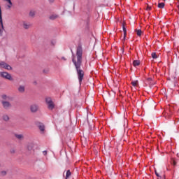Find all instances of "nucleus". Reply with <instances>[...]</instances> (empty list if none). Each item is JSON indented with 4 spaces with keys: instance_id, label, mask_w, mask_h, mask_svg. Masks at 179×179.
I'll use <instances>...</instances> for the list:
<instances>
[{
    "instance_id": "4",
    "label": "nucleus",
    "mask_w": 179,
    "mask_h": 179,
    "mask_svg": "<svg viewBox=\"0 0 179 179\" xmlns=\"http://www.w3.org/2000/svg\"><path fill=\"white\" fill-rule=\"evenodd\" d=\"M46 103L49 110H53L54 107H55V105H54V102H52L51 98H46Z\"/></svg>"
},
{
    "instance_id": "13",
    "label": "nucleus",
    "mask_w": 179,
    "mask_h": 179,
    "mask_svg": "<svg viewBox=\"0 0 179 179\" xmlns=\"http://www.w3.org/2000/svg\"><path fill=\"white\" fill-rule=\"evenodd\" d=\"M38 128H39V129H40V131H41V132H44V131H45V127L44 124H40L38 125Z\"/></svg>"
},
{
    "instance_id": "19",
    "label": "nucleus",
    "mask_w": 179,
    "mask_h": 179,
    "mask_svg": "<svg viewBox=\"0 0 179 179\" xmlns=\"http://www.w3.org/2000/svg\"><path fill=\"white\" fill-rule=\"evenodd\" d=\"M158 8H159L160 9H163V8H164V3H159Z\"/></svg>"
},
{
    "instance_id": "18",
    "label": "nucleus",
    "mask_w": 179,
    "mask_h": 179,
    "mask_svg": "<svg viewBox=\"0 0 179 179\" xmlns=\"http://www.w3.org/2000/svg\"><path fill=\"white\" fill-rule=\"evenodd\" d=\"M122 29L124 32V38H125V37H127V28H125V26H123Z\"/></svg>"
},
{
    "instance_id": "1",
    "label": "nucleus",
    "mask_w": 179,
    "mask_h": 179,
    "mask_svg": "<svg viewBox=\"0 0 179 179\" xmlns=\"http://www.w3.org/2000/svg\"><path fill=\"white\" fill-rule=\"evenodd\" d=\"M83 59V48H82V45H78L76 49V55H73L72 56V62L76 67L77 71V75L78 78V80L80 83H82V80H83V78L85 77V71L80 69L82 66V61Z\"/></svg>"
},
{
    "instance_id": "3",
    "label": "nucleus",
    "mask_w": 179,
    "mask_h": 179,
    "mask_svg": "<svg viewBox=\"0 0 179 179\" xmlns=\"http://www.w3.org/2000/svg\"><path fill=\"white\" fill-rule=\"evenodd\" d=\"M0 68H3V69L7 71H12V66L5 62H0Z\"/></svg>"
},
{
    "instance_id": "33",
    "label": "nucleus",
    "mask_w": 179,
    "mask_h": 179,
    "mask_svg": "<svg viewBox=\"0 0 179 179\" xmlns=\"http://www.w3.org/2000/svg\"><path fill=\"white\" fill-rule=\"evenodd\" d=\"M0 167H1V164H0Z\"/></svg>"
},
{
    "instance_id": "15",
    "label": "nucleus",
    "mask_w": 179,
    "mask_h": 179,
    "mask_svg": "<svg viewBox=\"0 0 179 179\" xmlns=\"http://www.w3.org/2000/svg\"><path fill=\"white\" fill-rule=\"evenodd\" d=\"M15 138H17V139H20V140H22L24 138L23 134H15Z\"/></svg>"
},
{
    "instance_id": "26",
    "label": "nucleus",
    "mask_w": 179,
    "mask_h": 179,
    "mask_svg": "<svg viewBox=\"0 0 179 179\" xmlns=\"http://www.w3.org/2000/svg\"><path fill=\"white\" fill-rule=\"evenodd\" d=\"M29 15H31V16H34V12L31 11V12L29 13Z\"/></svg>"
},
{
    "instance_id": "22",
    "label": "nucleus",
    "mask_w": 179,
    "mask_h": 179,
    "mask_svg": "<svg viewBox=\"0 0 179 179\" xmlns=\"http://www.w3.org/2000/svg\"><path fill=\"white\" fill-rule=\"evenodd\" d=\"M1 99H3V100H9V96L3 94L1 96Z\"/></svg>"
},
{
    "instance_id": "9",
    "label": "nucleus",
    "mask_w": 179,
    "mask_h": 179,
    "mask_svg": "<svg viewBox=\"0 0 179 179\" xmlns=\"http://www.w3.org/2000/svg\"><path fill=\"white\" fill-rule=\"evenodd\" d=\"M0 24L1 26V29L2 30H4V27H3V22L2 21V10H1V6H0Z\"/></svg>"
},
{
    "instance_id": "32",
    "label": "nucleus",
    "mask_w": 179,
    "mask_h": 179,
    "mask_svg": "<svg viewBox=\"0 0 179 179\" xmlns=\"http://www.w3.org/2000/svg\"><path fill=\"white\" fill-rule=\"evenodd\" d=\"M50 2H54V0H49Z\"/></svg>"
},
{
    "instance_id": "17",
    "label": "nucleus",
    "mask_w": 179,
    "mask_h": 179,
    "mask_svg": "<svg viewBox=\"0 0 179 179\" xmlns=\"http://www.w3.org/2000/svg\"><path fill=\"white\" fill-rule=\"evenodd\" d=\"M71 171L68 170L66 173V179H69V177H71Z\"/></svg>"
},
{
    "instance_id": "28",
    "label": "nucleus",
    "mask_w": 179,
    "mask_h": 179,
    "mask_svg": "<svg viewBox=\"0 0 179 179\" xmlns=\"http://www.w3.org/2000/svg\"><path fill=\"white\" fill-rule=\"evenodd\" d=\"M155 174H156L157 177H159V173H157V171H155Z\"/></svg>"
},
{
    "instance_id": "30",
    "label": "nucleus",
    "mask_w": 179,
    "mask_h": 179,
    "mask_svg": "<svg viewBox=\"0 0 179 179\" xmlns=\"http://www.w3.org/2000/svg\"><path fill=\"white\" fill-rule=\"evenodd\" d=\"M10 153H15V150H11Z\"/></svg>"
},
{
    "instance_id": "23",
    "label": "nucleus",
    "mask_w": 179,
    "mask_h": 179,
    "mask_svg": "<svg viewBox=\"0 0 179 179\" xmlns=\"http://www.w3.org/2000/svg\"><path fill=\"white\" fill-rule=\"evenodd\" d=\"M3 119L4 120V121H9V116L6 115L3 117Z\"/></svg>"
},
{
    "instance_id": "2",
    "label": "nucleus",
    "mask_w": 179,
    "mask_h": 179,
    "mask_svg": "<svg viewBox=\"0 0 179 179\" xmlns=\"http://www.w3.org/2000/svg\"><path fill=\"white\" fill-rule=\"evenodd\" d=\"M0 76L1 78H3L4 79H7L8 80H13V78H12V75H10L8 72H5V71L1 72Z\"/></svg>"
},
{
    "instance_id": "31",
    "label": "nucleus",
    "mask_w": 179,
    "mask_h": 179,
    "mask_svg": "<svg viewBox=\"0 0 179 179\" xmlns=\"http://www.w3.org/2000/svg\"><path fill=\"white\" fill-rule=\"evenodd\" d=\"M0 34H2V30L0 29Z\"/></svg>"
},
{
    "instance_id": "11",
    "label": "nucleus",
    "mask_w": 179,
    "mask_h": 179,
    "mask_svg": "<svg viewBox=\"0 0 179 179\" xmlns=\"http://www.w3.org/2000/svg\"><path fill=\"white\" fill-rule=\"evenodd\" d=\"M24 90H26V88L24 87V85H20L18 87V92L20 93H24Z\"/></svg>"
},
{
    "instance_id": "6",
    "label": "nucleus",
    "mask_w": 179,
    "mask_h": 179,
    "mask_svg": "<svg viewBox=\"0 0 179 179\" xmlns=\"http://www.w3.org/2000/svg\"><path fill=\"white\" fill-rule=\"evenodd\" d=\"M28 152H34V144L33 143H29L27 145Z\"/></svg>"
},
{
    "instance_id": "29",
    "label": "nucleus",
    "mask_w": 179,
    "mask_h": 179,
    "mask_svg": "<svg viewBox=\"0 0 179 179\" xmlns=\"http://www.w3.org/2000/svg\"><path fill=\"white\" fill-rule=\"evenodd\" d=\"M62 59H63V61H66V58H65L64 57H62Z\"/></svg>"
},
{
    "instance_id": "20",
    "label": "nucleus",
    "mask_w": 179,
    "mask_h": 179,
    "mask_svg": "<svg viewBox=\"0 0 179 179\" xmlns=\"http://www.w3.org/2000/svg\"><path fill=\"white\" fill-rule=\"evenodd\" d=\"M131 85L134 86V87H136V86H138V80L132 81Z\"/></svg>"
},
{
    "instance_id": "16",
    "label": "nucleus",
    "mask_w": 179,
    "mask_h": 179,
    "mask_svg": "<svg viewBox=\"0 0 179 179\" xmlns=\"http://www.w3.org/2000/svg\"><path fill=\"white\" fill-rule=\"evenodd\" d=\"M136 33L137 36H138L139 37H141V36H142V30H141V29H136Z\"/></svg>"
},
{
    "instance_id": "7",
    "label": "nucleus",
    "mask_w": 179,
    "mask_h": 179,
    "mask_svg": "<svg viewBox=\"0 0 179 179\" xmlns=\"http://www.w3.org/2000/svg\"><path fill=\"white\" fill-rule=\"evenodd\" d=\"M30 110L31 111V113H37V111L38 110V106L36 104L31 105L30 106Z\"/></svg>"
},
{
    "instance_id": "10",
    "label": "nucleus",
    "mask_w": 179,
    "mask_h": 179,
    "mask_svg": "<svg viewBox=\"0 0 179 179\" xmlns=\"http://www.w3.org/2000/svg\"><path fill=\"white\" fill-rule=\"evenodd\" d=\"M59 17V15L57 14H52L49 17V19H50V20H55V19H58Z\"/></svg>"
},
{
    "instance_id": "24",
    "label": "nucleus",
    "mask_w": 179,
    "mask_h": 179,
    "mask_svg": "<svg viewBox=\"0 0 179 179\" xmlns=\"http://www.w3.org/2000/svg\"><path fill=\"white\" fill-rule=\"evenodd\" d=\"M1 176H5L6 174V171H2L1 173H0Z\"/></svg>"
},
{
    "instance_id": "14",
    "label": "nucleus",
    "mask_w": 179,
    "mask_h": 179,
    "mask_svg": "<svg viewBox=\"0 0 179 179\" xmlns=\"http://www.w3.org/2000/svg\"><path fill=\"white\" fill-rule=\"evenodd\" d=\"M134 66H139L141 65V62L139 60H134L133 62Z\"/></svg>"
},
{
    "instance_id": "5",
    "label": "nucleus",
    "mask_w": 179,
    "mask_h": 179,
    "mask_svg": "<svg viewBox=\"0 0 179 179\" xmlns=\"http://www.w3.org/2000/svg\"><path fill=\"white\" fill-rule=\"evenodd\" d=\"M1 104L5 110H9L12 107V104L8 101H2Z\"/></svg>"
},
{
    "instance_id": "21",
    "label": "nucleus",
    "mask_w": 179,
    "mask_h": 179,
    "mask_svg": "<svg viewBox=\"0 0 179 179\" xmlns=\"http://www.w3.org/2000/svg\"><path fill=\"white\" fill-rule=\"evenodd\" d=\"M152 58H153V59H156V58H157V55H156V52H152L151 54Z\"/></svg>"
},
{
    "instance_id": "8",
    "label": "nucleus",
    "mask_w": 179,
    "mask_h": 179,
    "mask_svg": "<svg viewBox=\"0 0 179 179\" xmlns=\"http://www.w3.org/2000/svg\"><path fill=\"white\" fill-rule=\"evenodd\" d=\"M22 26L26 30H27L28 29H30V27H31V24H30V22H24Z\"/></svg>"
},
{
    "instance_id": "12",
    "label": "nucleus",
    "mask_w": 179,
    "mask_h": 179,
    "mask_svg": "<svg viewBox=\"0 0 179 179\" xmlns=\"http://www.w3.org/2000/svg\"><path fill=\"white\" fill-rule=\"evenodd\" d=\"M6 1V2H8V5H7V8L8 9H10V8H12L13 3H12V1L11 0H4Z\"/></svg>"
},
{
    "instance_id": "25",
    "label": "nucleus",
    "mask_w": 179,
    "mask_h": 179,
    "mask_svg": "<svg viewBox=\"0 0 179 179\" xmlns=\"http://www.w3.org/2000/svg\"><path fill=\"white\" fill-rule=\"evenodd\" d=\"M146 9L148 10H150L152 9V7L148 5Z\"/></svg>"
},
{
    "instance_id": "27",
    "label": "nucleus",
    "mask_w": 179,
    "mask_h": 179,
    "mask_svg": "<svg viewBox=\"0 0 179 179\" xmlns=\"http://www.w3.org/2000/svg\"><path fill=\"white\" fill-rule=\"evenodd\" d=\"M43 155L44 156H47V150L43 151Z\"/></svg>"
}]
</instances>
